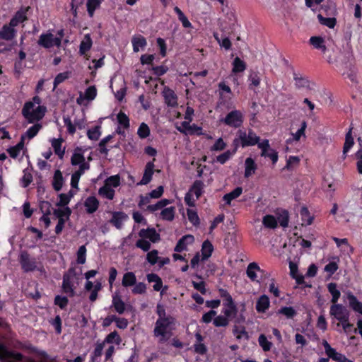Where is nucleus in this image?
Masks as SVG:
<instances>
[{
	"instance_id": "1",
	"label": "nucleus",
	"mask_w": 362,
	"mask_h": 362,
	"mask_svg": "<svg viewBox=\"0 0 362 362\" xmlns=\"http://www.w3.org/2000/svg\"><path fill=\"white\" fill-rule=\"evenodd\" d=\"M41 102V98L35 95L32 98V100L25 103L21 112L28 123L38 122L44 117L47 109L46 107L40 105Z\"/></svg>"
},
{
	"instance_id": "2",
	"label": "nucleus",
	"mask_w": 362,
	"mask_h": 362,
	"mask_svg": "<svg viewBox=\"0 0 362 362\" xmlns=\"http://www.w3.org/2000/svg\"><path fill=\"white\" fill-rule=\"evenodd\" d=\"M177 320L175 317L156 320L153 328V336L158 339L159 344L166 343L173 335Z\"/></svg>"
},
{
	"instance_id": "3",
	"label": "nucleus",
	"mask_w": 362,
	"mask_h": 362,
	"mask_svg": "<svg viewBox=\"0 0 362 362\" xmlns=\"http://www.w3.org/2000/svg\"><path fill=\"white\" fill-rule=\"evenodd\" d=\"M259 141L260 137L252 129H248L247 131L245 129H239L232 142L233 153H236L240 147L244 148L255 146Z\"/></svg>"
},
{
	"instance_id": "4",
	"label": "nucleus",
	"mask_w": 362,
	"mask_h": 362,
	"mask_svg": "<svg viewBox=\"0 0 362 362\" xmlns=\"http://www.w3.org/2000/svg\"><path fill=\"white\" fill-rule=\"evenodd\" d=\"M245 120V115L240 110H233L220 119V122L233 129H240Z\"/></svg>"
},
{
	"instance_id": "5",
	"label": "nucleus",
	"mask_w": 362,
	"mask_h": 362,
	"mask_svg": "<svg viewBox=\"0 0 362 362\" xmlns=\"http://www.w3.org/2000/svg\"><path fill=\"white\" fill-rule=\"evenodd\" d=\"M19 262L25 272H33L37 268L35 259L31 258L27 251H22L21 252Z\"/></svg>"
},
{
	"instance_id": "6",
	"label": "nucleus",
	"mask_w": 362,
	"mask_h": 362,
	"mask_svg": "<svg viewBox=\"0 0 362 362\" xmlns=\"http://www.w3.org/2000/svg\"><path fill=\"white\" fill-rule=\"evenodd\" d=\"M329 313L336 320L339 321H346L347 316H349L348 310L341 304H332L330 307Z\"/></svg>"
},
{
	"instance_id": "7",
	"label": "nucleus",
	"mask_w": 362,
	"mask_h": 362,
	"mask_svg": "<svg viewBox=\"0 0 362 362\" xmlns=\"http://www.w3.org/2000/svg\"><path fill=\"white\" fill-rule=\"evenodd\" d=\"M112 217L109 223L117 229L121 230L123 228L124 223L129 219L128 215L122 211L111 212Z\"/></svg>"
},
{
	"instance_id": "8",
	"label": "nucleus",
	"mask_w": 362,
	"mask_h": 362,
	"mask_svg": "<svg viewBox=\"0 0 362 362\" xmlns=\"http://www.w3.org/2000/svg\"><path fill=\"white\" fill-rule=\"evenodd\" d=\"M7 358H11L18 361H23L24 356L20 352L9 350L4 344L0 343V360H4Z\"/></svg>"
},
{
	"instance_id": "9",
	"label": "nucleus",
	"mask_w": 362,
	"mask_h": 362,
	"mask_svg": "<svg viewBox=\"0 0 362 362\" xmlns=\"http://www.w3.org/2000/svg\"><path fill=\"white\" fill-rule=\"evenodd\" d=\"M165 103L168 107H176L178 105L177 96L175 91L168 86H165L162 92Z\"/></svg>"
},
{
	"instance_id": "10",
	"label": "nucleus",
	"mask_w": 362,
	"mask_h": 362,
	"mask_svg": "<svg viewBox=\"0 0 362 362\" xmlns=\"http://www.w3.org/2000/svg\"><path fill=\"white\" fill-rule=\"evenodd\" d=\"M30 9V6L21 7L10 20L11 25L16 27L19 23L26 21L28 20V12Z\"/></svg>"
},
{
	"instance_id": "11",
	"label": "nucleus",
	"mask_w": 362,
	"mask_h": 362,
	"mask_svg": "<svg viewBox=\"0 0 362 362\" xmlns=\"http://www.w3.org/2000/svg\"><path fill=\"white\" fill-rule=\"evenodd\" d=\"M223 305L224 306V308L222 310L223 314L226 316H231L233 318L236 317L238 309L233 298L224 299L223 300Z\"/></svg>"
},
{
	"instance_id": "12",
	"label": "nucleus",
	"mask_w": 362,
	"mask_h": 362,
	"mask_svg": "<svg viewBox=\"0 0 362 362\" xmlns=\"http://www.w3.org/2000/svg\"><path fill=\"white\" fill-rule=\"evenodd\" d=\"M156 159L153 158V161H150L146 163L142 179L137 183V185H146L151 181L154 173L155 165L153 162Z\"/></svg>"
},
{
	"instance_id": "13",
	"label": "nucleus",
	"mask_w": 362,
	"mask_h": 362,
	"mask_svg": "<svg viewBox=\"0 0 362 362\" xmlns=\"http://www.w3.org/2000/svg\"><path fill=\"white\" fill-rule=\"evenodd\" d=\"M16 26H11V22L8 24H4L0 30V39L10 41L12 40L16 35L17 30L15 29Z\"/></svg>"
},
{
	"instance_id": "14",
	"label": "nucleus",
	"mask_w": 362,
	"mask_h": 362,
	"mask_svg": "<svg viewBox=\"0 0 362 362\" xmlns=\"http://www.w3.org/2000/svg\"><path fill=\"white\" fill-rule=\"evenodd\" d=\"M62 288L63 292L68 294L69 297L72 298L76 296V287L73 279L68 276V275H63Z\"/></svg>"
},
{
	"instance_id": "15",
	"label": "nucleus",
	"mask_w": 362,
	"mask_h": 362,
	"mask_svg": "<svg viewBox=\"0 0 362 362\" xmlns=\"http://www.w3.org/2000/svg\"><path fill=\"white\" fill-rule=\"evenodd\" d=\"M139 235L142 238L149 239L153 243H158L160 240V234L154 228H143L139 232Z\"/></svg>"
},
{
	"instance_id": "16",
	"label": "nucleus",
	"mask_w": 362,
	"mask_h": 362,
	"mask_svg": "<svg viewBox=\"0 0 362 362\" xmlns=\"http://www.w3.org/2000/svg\"><path fill=\"white\" fill-rule=\"evenodd\" d=\"M194 238L192 235L188 234L183 235L177 243L174 250L177 252H181L187 250V245L193 243Z\"/></svg>"
},
{
	"instance_id": "17",
	"label": "nucleus",
	"mask_w": 362,
	"mask_h": 362,
	"mask_svg": "<svg viewBox=\"0 0 362 362\" xmlns=\"http://www.w3.org/2000/svg\"><path fill=\"white\" fill-rule=\"evenodd\" d=\"M83 204L86 208V213L92 214L98 209L100 202L95 196H89L86 199Z\"/></svg>"
},
{
	"instance_id": "18",
	"label": "nucleus",
	"mask_w": 362,
	"mask_h": 362,
	"mask_svg": "<svg viewBox=\"0 0 362 362\" xmlns=\"http://www.w3.org/2000/svg\"><path fill=\"white\" fill-rule=\"evenodd\" d=\"M270 306V300L269 297L263 294L257 300L255 309L258 313H264Z\"/></svg>"
},
{
	"instance_id": "19",
	"label": "nucleus",
	"mask_w": 362,
	"mask_h": 362,
	"mask_svg": "<svg viewBox=\"0 0 362 362\" xmlns=\"http://www.w3.org/2000/svg\"><path fill=\"white\" fill-rule=\"evenodd\" d=\"M257 272H263L264 271L259 267L257 263L256 262H251L247 265V269H246V274L247 276L252 281H257L259 282L257 280Z\"/></svg>"
},
{
	"instance_id": "20",
	"label": "nucleus",
	"mask_w": 362,
	"mask_h": 362,
	"mask_svg": "<svg viewBox=\"0 0 362 362\" xmlns=\"http://www.w3.org/2000/svg\"><path fill=\"white\" fill-rule=\"evenodd\" d=\"M52 37L53 34L51 33H42L40 35L37 41L38 45L45 48L50 49L52 47Z\"/></svg>"
},
{
	"instance_id": "21",
	"label": "nucleus",
	"mask_w": 362,
	"mask_h": 362,
	"mask_svg": "<svg viewBox=\"0 0 362 362\" xmlns=\"http://www.w3.org/2000/svg\"><path fill=\"white\" fill-rule=\"evenodd\" d=\"M204 184L200 180H195L190 187L188 192L194 194L197 199H199L204 193Z\"/></svg>"
},
{
	"instance_id": "22",
	"label": "nucleus",
	"mask_w": 362,
	"mask_h": 362,
	"mask_svg": "<svg viewBox=\"0 0 362 362\" xmlns=\"http://www.w3.org/2000/svg\"><path fill=\"white\" fill-rule=\"evenodd\" d=\"M257 168V164L255 160L251 157L247 158L245 161V177L248 178L253 175Z\"/></svg>"
},
{
	"instance_id": "23",
	"label": "nucleus",
	"mask_w": 362,
	"mask_h": 362,
	"mask_svg": "<svg viewBox=\"0 0 362 362\" xmlns=\"http://www.w3.org/2000/svg\"><path fill=\"white\" fill-rule=\"evenodd\" d=\"M214 251V246L212 243L209 240H206L203 242L202 246V260L205 261L208 259L212 255Z\"/></svg>"
},
{
	"instance_id": "24",
	"label": "nucleus",
	"mask_w": 362,
	"mask_h": 362,
	"mask_svg": "<svg viewBox=\"0 0 362 362\" xmlns=\"http://www.w3.org/2000/svg\"><path fill=\"white\" fill-rule=\"evenodd\" d=\"M63 184L64 177L62 173L59 170H57L53 176L52 187L55 191L59 192L62 189Z\"/></svg>"
},
{
	"instance_id": "25",
	"label": "nucleus",
	"mask_w": 362,
	"mask_h": 362,
	"mask_svg": "<svg viewBox=\"0 0 362 362\" xmlns=\"http://www.w3.org/2000/svg\"><path fill=\"white\" fill-rule=\"evenodd\" d=\"M347 298L349 300L350 307L355 312L362 315V303L358 301L357 298L351 293H348Z\"/></svg>"
},
{
	"instance_id": "26",
	"label": "nucleus",
	"mask_w": 362,
	"mask_h": 362,
	"mask_svg": "<svg viewBox=\"0 0 362 362\" xmlns=\"http://www.w3.org/2000/svg\"><path fill=\"white\" fill-rule=\"evenodd\" d=\"M136 283V277L134 272H128L123 275L122 280V285L124 287H130L135 285Z\"/></svg>"
},
{
	"instance_id": "27",
	"label": "nucleus",
	"mask_w": 362,
	"mask_h": 362,
	"mask_svg": "<svg viewBox=\"0 0 362 362\" xmlns=\"http://www.w3.org/2000/svg\"><path fill=\"white\" fill-rule=\"evenodd\" d=\"M293 79L295 81V85L296 88H309L310 87V81L307 77L303 76L297 73H293Z\"/></svg>"
},
{
	"instance_id": "28",
	"label": "nucleus",
	"mask_w": 362,
	"mask_h": 362,
	"mask_svg": "<svg viewBox=\"0 0 362 362\" xmlns=\"http://www.w3.org/2000/svg\"><path fill=\"white\" fill-rule=\"evenodd\" d=\"M242 192L243 188L241 187H237L230 192L226 194L223 199L226 204H230L231 201L240 197Z\"/></svg>"
},
{
	"instance_id": "29",
	"label": "nucleus",
	"mask_w": 362,
	"mask_h": 362,
	"mask_svg": "<svg viewBox=\"0 0 362 362\" xmlns=\"http://www.w3.org/2000/svg\"><path fill=\"white\" fill-rule=\"evenodd\" d=\"M346 70L343 71L342 76L349 78L352 83H357L356 73L353 64L350 62L346 65Z\"/></svg>"
},
{
	"instance_id": "30",
	"label": "nucleus",
	"mask_w": 362,
	"mask_h": 362,
	"mask_svg": "<svg viewBox=\"0 0 362 362\" xmlns=\"http://www.w3.org/2000/svg\"><path fill=\"white\" fill-rule=\"evenodd\" d=\"M62 142L63 140L62 139H53L52 141V146L54 148V153L60 159L63 158L65 153V148H62Z\"/></svg>"
},
{
	"instance_id": "31",
	"label": "nucleus",
	"mask_w": 362,
	"mask_h": 362,
	"mask_svg": "<svg viewBox=\"0 0 362 362\" xmlns=\"http://www.w3.org/2000/svg\"><path fill=\"white\" fill-rule=\"evenodd\" d=\"M132 43L133 46V50L134 52H138L139 51V47L143 49L147 45L146 38L141 35H139L138 37H134L132 40Z\"/></svg>"
},
{
	"instance_id": "32",
	"label": "nucleus",
	"mask_w": 362,
	"mask_h": 362,
	"mask_svg": "<svg viewBox=\"0 0 362 362\" xmlns=\"http://www.w3.org/2000/svg\"><path fill=\"white\" fill-rule=\"evenodd\" d=\"M327 289L332 295L331 302L332 304H336L341 296L340 291L337 289V284L334 282L328 284Z\"/></svg>"
},
{
	"instance_id": "33",
	"label": "nucleus",
	"mask_w": 362,
	"mask_h": 362,
	"mask_svg": "<svg viewBox=\"0 0 362 362\" xmlns=\"http://www.w3.org/2000/svg\"><path fill=\"white\" fill-rule=\"evenodd\" d=\"M276 314L282 315L286 319H293L297 315V312L291 306H284L277 310Z\"/></svg>"
},
{
	"instance_id": "34",
	"label": "nucleus",
	"mask_w": 362,
	"mask_h": 362,
	"mask_svg": "<svg viewBox=\"0 0 362 362\" xmlns=\"http://www.w3.org/2000/svg\"><path fill=\"white\" fill-rule=\"evenodd\" d=\"M310 42L315 48L322 50V52H326L327 47L325 45V40L322 37H311L310 38Z\"/></svg>"
},
{
	"instance_id": "35",
	"label": "nucleus",
	"mask_w": 362,
	"mask_h": 362,
	"mask_svg": "<svg viewBox=\"0 0 362 362\" xmlns=\"http://www.w3.org/2000/svg\"><path fill=\"white\" fill-rule=\"evenodd\" d=\"M92 39L90 35L87 34L84 37V40L81 42L79 46V52L81 54H85L88 51H89L92 47Z\"/></svg>"
},
{
	"instance_id": "36",
	"label": "nucleus",
	"mask_w": 362,
	"mask_h": 362,
	"mask_svg": "<svg viewBox=\"0 0 362 362\" xmlns=\"http://www.w3.org/2000/svg\"><path fill=\"white\" fill-rule=\"evenodd\" d=\"M300 158L298 156H290L286 160V164L283 170H286L288 171H293L296 168H297L300 164Z\"/></svg>"
},
{
	"instance_id": "37",
	"label": "nucleus",
	"mask_w": 362,
	"mask_h": 362,
	"mask_svg": "<svg viewBox=\"0 0 362 362\" xmlns=\"http://www.w3.org/2000/svg\"><path fill=\"white\" fill-rule=\"evenodd\" d=\"M101 0H88L86 3L87 12L90 18L93 17L95 11L100 8Z\"/></svg>"
},
{
	"instance_id": "38",
	"label": "nucleus",
	"mask_w": 362,
	"mask_h": 362,
	"mask_svg": "<svg viewBox=\"0 0 362 362\" xmlns=\"http://www.w3.org/2000/svg\"><path fill=\"white\" fill-rule=\"evenodd\" d=\"M233 317L231 316H226L223 314V315H218L216 316L214 320L213 324L216 327H227L229 324V321Z\"/></svg>"
},
{
	"instance_id": "39",
	"label": "nucleus",
	"mask_w": 362,
	"mask_h": 362,
	"mask_svg": "<svg viewBox=\"0 0 362 362\" xmlns=\"http://www.w3.org/2000/svg\"><path fill=\"white\" fill-rule=\"evenodd\" d=\"M352 127H350L349 132L346 134L345 142L343 147V153L345 154L349 151L353 145L354 144V138L352 136Z\"/></svg>"
},
{
	"instance_id": "40",
	"label": "nucleus",
	"mask_w": 362,
	"mask_h": 362,
	"mask_svg": "<svg viewBox=\"0 0 362 362\" xmlns=\"http://www.w3.org/2000/svg\"><path fill=\"white\" fill-rule=\"evenodd\" d=\"M246 69V64L238 57H235L233 62L232 71L238 74L244 71Z\"/></svg>"
},
{
	"instance_id": "41",
	"label": "nucleus",
	"mask_w": 362,
	"mask_h": 362,
	"mask_svg": "<svg viewBox=\"0 0 362 362\" xmlns=\"http://www.w3.org/2000/svg\"><path fill=\"white\" fill-rule=\"evenodd\" d=\"M175 208L170 206L163 209L160 212V218L163 220L171 221L175 218Z\"/></svg>"
},
{
	"instance_id": "42",
	"label": "nucleus",
	"mask_w": 362,
	"mask_h": 362,
	"mask_svg": "<svg viewBox=\"0 0 362 362\" xmlns=\"http://www.w3.org/2000/svg\"><path fill=\"white\" fill-rule=\"evenodd\" d=\"M53 214L59 219L60 218H64L69 219L71 214V209L69 206H66L64 209H53Z\"/></svg>"
},
{
	"instance_id": "43",
	"label": "nucleus",
	"mask_w": 362,
	"mask_h": 362,
	"mask_svg": "<svg viewBox=\"0 0 362 362\" xmlns=\"http://www.w3.org/2000/svg\"><path fill=\"white\" fill-rule=\"evenodd\" d=\"M171 203V200L168 199H163L158 201L155 204H151L147 206V210L151 212H154L156 211L160 210L165 206H166L168 204Z\"/></svg>"
},
{
	"instance_id": "44",
	"label": "nucleus",
	"mask_w": 362,
	"mask_h": 362,
	"mask_svg": "<svg viewBox=\"0 0 362 362\" xmlns=\"http://www.w3.org/2000/svg\"><path fill=\"white\" fill-rule=\"evenodd\" d=\"M98 194L100 196H103L109 200H112L115 197V192L111 187L104 185L100 187L98 190Z\"/></svg>"
},
{
	"instance_id": "45",
	"label": "nucleus",
	"mask_w": 362,
	"mask_h": 362,
	"mask_svg": "<svg viewBox=\"0 0 362 362\" xmlns=\"http://www.w3.org/2000/svg\"><path fill=\"white\" fill-rule=\"evenodd\" d=\"M112 306L114 307L115 311L119 315L123 314L125 311V303L120 297H113Z\"/></svg>"
},
{
	"instance_id": "46",
	"label": "nucleus",
	"mask_w": 362,
	"mask_h": 362,
	"mask_svg": "<svg viewBox=\"0 0 362 362\" xmlns=\"http://www.w3.org/2000/svg\"><path fill=\"white\" fill-rule=\"evenodd\" d=\"M233 333L238 339L245 338V339H249V335L244 326L235 325L233 329Z\"/></svg>"
},
{
	"instance_id": "47",
	"label": "nucleus",
	"mask_w": 362,
	"mask_h": 362,
	"mask_svg": "<svg viewBox=\"0 0 362 362\" xmlns=\"http://www.w3.org/2000/svg\"><path fill=\"white\" fill-rule=\"evenodd\" d=\"M263 225L268 228L274 229L277 227V221L273 215H266L262 219Z\"/></svg>"
},
{
	"instance_id": "48",
	"label": "nucleus",
	"mask_w": 362,
	"mask_h": 362,
	"mask_svg": "<svg viewBox=\"0 0 362 362\" xmlns=\"http://www.w3.org/2000/svg\"><path fill=\"white\" fill-rule=\"evenodd\" d=\"M317 18L322 25H326L329 28H334L337 23L335 18H325L322 14H318Z\"/></svg>"
},
{
	"instance_id": "49",
	"label": "nucleus",
	"mask_w": 362,
	"mask_h": 362,
	"mask_svg": "<svg viewBox=\"0 0 362 362\" xmlns=\"http://www.w3.org/2000/svg\"><path fill=\"white\" fill-rule=\"evenodd\" d=\"M300 216L303 224L310 226L313 223V217L310 216L308 209L306 207H303L300 210Z\"/></svg>"
},
{
	"instance_id": "50",
	"label": "nucleus",
	"mask_w": 362,
	"mask_h": 362,
	"mask_svg": "<svg viewBox=\"0 0 362 362\" xmlns=\"http://www.w3.org/2000/svg\"><path fill=\"white\" fill-rule=\"evenodd\" d=\"M117 122L124 129H128L130 126L129 117L122 111H120L117 116Z\"/></svg>"
},
{
	"instance_id": "51",
	"label": "nucleus",
	"mask_w": 362,
	"mask_h": 362,
	"mask_svg": "<svg viewBox=\"0 0 362 362\" xmlns=\"http://www.w3.org/2000/svg\"><path fill=\"white\" fill-rule=\"evenodd\" d=\"M101 135L100 126L97 125L93 128L90 129L87 132V136L89 139L93 141H97Z\"/></svg>"
},
{
	"instance_id": "52",
	"label": "nucleus",
	"mask_w": 362,
	"mask_h": 362,
	"mask_svg": "<svg viewBox=\"0 0 362 362\" xmlns=\"http://www.w3.org/2000/svg\"><path fill=\"white\" fill-rule=\"evenodd\" d=\"M104 346H105V342L96 344L94 351L92 353V355L90 357V360L92 362H95L98 359V358H99L102 356Z\"/></svg>"
},
{
	"instance_id": "53",
	"label": "nucleus",
	"mask_w": 362,
	"mask_h": 362,
	"mask_svg": "<svg viewBox=\"0 0 362 362\" xmlns=\"http://www.w3.org/2000/svg\"><path fill=\"white\" fill-rule=\"evenodd\" d=\"M259 346L262 348L264 351H269L272 349V343L268 341L266 336L263 334H260L258 338Z\"/></svg>"
},
{
	"instance_id": "54",
	"label": "nucleus",
	"mask_w": 362,
	"mask_h": 362,
	"mask_svg": "<svg viewBox=\"0 0 362 362\" xmlns=\"http://www.w3.org/2000/svg\"><path fill=\"white\" fill-rule=\"evenodd\" d=\"M103 342L108 344L115 343L116 344H119L121 342V337L117 331H114L106 336Z\"/></svg>"
},
{
	"instance_id": "55",
	"label": "nucleus",
	"mask_w": 362,
	"mask_h": 362,
	"mask_svg": "<svg viewBox=\"0 0 362 362\" xmlns=\"http://www.w3.org/2000/svg\"><path fill=\"white\" fill-rule=\"evenodd\" d=\"M259 75V72H252L249 76L248 80L250 81V83L249 84L250 89H253L254 87L259 86L261 79Z\"/></svg>"
},
{
	"instance_id": "56",
	"label": "nucleus",
	"mask_w": 362,
	"mask_h": 362,
	"mask_svg": "<svg viewBox=\"0 0 362 362\" xmlns=\"http://www.w3.org/2000/svg\"><path fill=\"white\" fill-rule=\"evenodd\" d=\"M156 313L158 315L157 320H160L163 319H168L170 317H174L173 315L167 314L165 307L160 303H158L156 305Z\"/></svg>"
},
{
	"instance_id": "57",
	"label": "nucleus",
	"mask_w": 362,
	"mask_h": 362,
	"mask_svg": "<svg viewBox=\"0 0 362 362\" xmlns=\"http://www.w3.org/2000/svg\"><path fill=\"white\" fill-rule=\"evenodd\" d=\"M54 303L59 306L62 310L65 309L69 303V299L66 296L57 295L54 297Z\"/></svg>"
},
{
	"instance_id": "58",
	"label": "nucleus",
	"mask_w": 362,
	"mask_h": 362,
	"mask_svg": "<svg viewBox=\"0 0 362 362\" xmlns=\"http://www.w3.org/2000/svg\"><path fill=\"white\" fill-rule=\"evenodd\" d=\"M137 134L141 139H146L150 135V129L148 126L144 123L142 122L137 130Z\"/></svg>"
},
{
	"instance_id": "59",
	"label": "nucleus",
	"mask_w": 362,
	"mask_h": 362,
	"mask_svg": "<svg viewBox=\"0 0 362 362\" xmlns=\"http://www.w3.org/2000/svg\"><path fill=\"white\" fill-rule=\"evenodd\" d=\"M42 126L40 123L34 124L33 126L29 127L28 130L26 131V135L28 137V139H31L34 138L39 131L42 129Z\"/></svg>"
},
{
	"instance_id": "60",
	"label": "nucleus",
	"mask_w": 362,
	"mask_h": 362,
	"mask_svg": "<svg viewBox=\"0 0 362 362\" xmlns=\"http://www.w3.org/2000/svg\"><path fill=\"white\" fill-rule=\"evenodd\" d=\"M107 187H117L120 185V177L119 175H112L107 177L105 182Z\"/></svg>"
},
{
	"instance_id": "61",
	"label": "nucleus",
	"mask_w": 362,
	"mask_h": 362,
	"mask_svg": "<svg viewBox=\"0 0 362 362\" xmlns=\"http://www.w3.org/2000/svg\"><path fill=\"white\" fill-rule=\"evenodd\" d=\"M187 214L188 220L189 221V222L191 223H192L195 226L199 225L200 220H199L197 213L195 211H194L192 209H187Z\"/></svg>"
},
{
	"instance_id": "62",
	"label": "nucleus",
	"mask_w": 362,
	"mask_h": 362,
	"mask_svg": "<svg viewBox=\"0 0 362 362\" xmlns=\"http://www.w3.org/2000/svg\"><path fill=\"white\" fill-rule=\"evenodd\" d=\"M39 207L42 214L46 215H50L53 209L51 203L48 201H40Z\"/></svg>"
},
{
	"instance_id": "63",
	"label": "nucleus",
	"mask_w": 362,
	"mask_h": 362,
	"mask_svg": "<svg viewBox=\"0 0 362 362\" xmlns=\"http://www.w3.org/2000/svg\"><path fill=\"white\" fill-rule=\"evenodd\" d=\"M159 259L158 251L157 250H153L148 252L146 255V260L151 264H156Z\"/></svg>"
},
{
	"instance_id": "64",
	"label": "nucleus",
	"mask_w": 362,
	"mask_h": 362,
	"mask_svg": "<svg viewBox=\"0 0 362 362\" xmlns=\"http://www.w3.org/2000/svg\"><path fill=\"white\" fill-rule=\"evenodd\" d=\"M97 95V89L95 86L88 87L85 91V98L87 100H93Z\"/></svg>"
}]
</instances>
